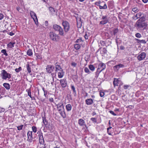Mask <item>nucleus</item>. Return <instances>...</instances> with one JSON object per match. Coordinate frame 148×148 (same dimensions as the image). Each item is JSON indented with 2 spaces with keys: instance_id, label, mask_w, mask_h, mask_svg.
Instances as JSON below:
<instances>
[{
  "instance_id": "f257e3e1",
  "label": "nucleus",
  "mask_w": 148,
  "mask_h": 148,
  "mask_svg": "<svg viewBox=\"0 0 148 148\" xmlns=\"http://www.w3.org/2000/svg\"><path fill=\"white\" fill-rule=\"evenodd\" d=\"M145 18L142 17L138 20L134 25L136 29L138 30H143L146 29L147 24L145 22Z\"/></svg>"
},
{
  "instance_id": "ddd939ff",
  "label": "nucleus",
  "mask_w": 148,
  "mask_h": 148,
  "mask_svg": "<svg viewBox=\"0 0 148 148\" xmlns=\"http://www.w3.org/2000/svg\"><path fill=\"white\" fill-rule=\"evenodd\" d=\"M60 84L63 88L65 87L67 84L66 80L65 79H60Z\"/></svg>"
},
{
  "instance_id": "6e6552de",
  "label": "nucleus",
  "mask_w": 148,
  "mask_h": 148,
  "mask_svg": "<svg viewBox=\"0 0 148 148\" xmlns=\"http://www.w3.org/2000/svg\"><path fill=\"white\" fill-rule=\"evenodd\" d=\"M8 73L4 70H2L1 71V73L0 75L1 77L3 79H6L8 77Z\"/></svg>"
},
{
  "instance_id": "3c124183",
  "label": "nucleus",
  "mask_w": 148,
  "mask_h": 148,
  "mask_svg": "<svg viewBox=\"0 0 148 148\" xmlns=\"http://www.w3.org/2000/svg\"><path fill=\"white\" fill-rule=\"evenodd\" d=\"M104 93L103 92H100V96L102 97L104 96Z\"/></svg>"
},
{
  "instance_id": "5fc2aeb1",
  "label": "nucleus",
  "mask_w": 148,
  "mask_h": 148,
  "mask_svg": "<svg viewBox=\"0 0 148 148\" xmlns=\"http://www.w3.org/2000/svg\"><path fill=\"white\" fill-rule=\"evenodd\" d=\"M71 65L74 67H75L77 65V64L75 62H72Z\"/></svg>"
},
{
  "instance_id": "4d7b16f0",
  "label": "nucleus",
  "mask_w": 148,
  "mask_h": 148,
  "mask_svg": "<svg viewBox=\"0 0 148 148\" xmlns=\"http://www.w3.org/2000/svg\"><path fill=\"white\" fill-rule=\"evenodd\" d=\"M3 15L1 13H0V20L2 19L3 18Z\"/></svg>"
},
{
  "instance_id": "dca6fc26",
  "label": "nucleus",
  "mask_w": 148,
  "mask_h": 148,
  "mask_svg": "<svg viewBox=\"0 0 148 148\" xmlns=\"http://www.w3.org/2000/svg\"><path fill=\"white\" fill-rule=\"evenodd\" d=\"M124 66V65L122 64H119L118 65L115 66L114 67V69L115 71H117L120 68H122Z\"/></svg>"
},
{
  "instance_id": "1a4fd4ad",
  "label": "nucleus",
  "mask_w": 148,
  "mask_h": 148,
  "mask_svg": "<svg viewBox=\"0 0 148 148\" xmlns=\"http://www.w3.org/2000/svg\"><path fill=\"white\" fill-rule=\"evenodd\" d=\"M146 54L144 52H142L139 54L137 57L139 61L144 60L146 57Z\"/></svg>"
},
{
  "instance_id": "a19ab883",
  "label": "nucleus",
  "mask_w": 148,
  "mask_h": 148,
  "mask_svg": "<svg viewBox=\"0 0 148 148\" xmlns=\"http://www.w3.org/2000/svg\"><path fill=\"white\" fill-rule=\"evenodd\" d=\"M119 29L118 28L115 29L113 30V34L115 35L118 32Z\"/></svg>"
},
{
  "instance_id": "6e6d98bb",
  "label": "nucleus",
  "mask_w": 148,
  "mask_h": 148,
  "mask_svg": "<svg viewBox=\"0 0 148 148\" xmlns=\"http://www.w3.org/2000/svg\"><path fill=\"white\" fill-rule=\"evenodd\" d=\"M84 38L86 40L88 39V36L87 33H85L84 35Z\"/></svg>"
},
{
  "instance_id": "f3484780",
  "label": "nucleus",
  "mask_w": 148,
  "mask_h": 148,
  "mask_svg": "<svg viewBox=\"0 0 148 148\" xmlns=\"http://www.w3.org/2000/svg\"><path fill=\"white\" fill-rule=\"evenodd\" d=\"M64 72L63 70H61L58 72V76L59 78H62L64 75Z\"/></svg>"
},
{
  "instance_id": "4be33fe9",
  "label": "nucleus",
  "mask_w": 148,
  "mask_h": 148,
  "mask_svg": "<svg viewBox=\"0 0 148 148\" xmlns=\"http://www.w3.org/2000/svg\"><path fill=\"white\" fill-rule=\"evenodd\" d=\"M3 85L7 90H9L10 88V85L8 83H4L3 84Z\"/></svg>"
},
{
  "instance_id": "8fccbe9b",
  "label": "nucleus",
  "mask_w": 148,
  "mask_h": 148,
  "mask_svg": "<svg viewBox=\"0 0 148 148\" xmlns=\"http://www.w3.org/2000/svg\"><path fill=\"white\" fill-rule=\"evenodd\" d=\"M101 3V1H99L96 2L95 3V4L97 6H99V5H99Z\"/></svg>"
},
{
  "instance_id": "f704fd0d",
  "label": "nucleus",
  "mask_w": 148,
  "mask_h": 148,
  "mask_svg": "<svg viewBox=\"0 0 148 148\" xmlns=\"http://www.w3.org/2000/svg\"><path fill=\"white\" fill-rule=\"evenodd\" d=\"M99 8L100 9H106L107 8V6L106 4H104L103 6L99 5Z\"/></svg>"
},
{
  "instance_id": "de8ad7c7",
  "label": "nucleus",
  "mask_w": 148,
  "mask_h": 148,
  "mask_svg": "<svg viewBox=\"0 0 148 148\" xmlns=\"http://www.w3.org/2000/svg\"><path fill=\"white\" fill-rule=\"evenodd\" d=\"M84 71L86 73H89L90 72L89 69L87 67L85 68Z\"/></svg>"
},
{
  "instance_id": "58836bf2",
  "label": "nucleus",
  "mask_w": 148,
  "mask_h": 148,
  "mask_svg": "<svg viewBox=\"0 0 148 148\" xmlns=\"http://www.w3.org/2000/svg\"><path fill=\"white\" fill-rule=\"evenodd\" d=\"M32 129L33 132L34 133H36L37 132V128L35 126H33L32 127Z\"/></svg>"
},
{
  "instance_id": "412c9836",
  "label": "nucleus",
  "mask_w": 148,
  "mask_h": 148,
  "mask_svg": "<svg viewBox=\"0 0 148 148\" xmlns=\"http://www.w3.org/2000/svg\"><path fill=\"white\" fill-rule=\"evenodd\" d=\"M15 42H10L8 45L7 46L9 48H11L14 47V45L15 44Z\"/></svg>"
},
{
  "instance_id": "2eb2a0df",
  "label": "nucleus",
  "mask_w": 148,
  "mask_h": 148,
  "mask_svg": "<svg viewBox=\"0 0 148 148\" xmlns=\"http://www.w3.org/2000/svg\"><path fill=\"white\" fill-rule=\"evenodd\" d=\"M55 66L56 69L55 71L56 72H58V71H60L61 70H63L60 66L58 64V62H56L55 64Z\"/></svg>"
},
{
  "instance_id": "e433bc0d",
  "label": "nucleus",
  "mask_w": 148,
  "mask_h": 148,
  "mask_svg": "<svg viewBox=\"0 0 148 148\" xmlns=\"http://www.w3.org/2000/svg\"><path fill=\"white\" fill-rule=\"evenodd\" d=\"M26 91L27 92L28 95L30 97H31V90L30 89H27Z\"/></svg>"
},
{
  "instance_id": "9b49d317",
  "label": "nucleus",
  "mask_w": 148,
  "mask_h": 148,
  "mask_svg": "<svg viewBox=\"0 0 148 148\" xmlns=\"http://www.w3.org/2000/svg\"><path fill=\"white\" fill-rule=\"evenodd\" d=\"M56 106H57V109L58 111H61L62 110H64L63 104L62 102L58 103L56 105Z\"/></svg>"
},
{
  "instance_id": "473e14b6",
  "label": "nucleus",
  "mask_w": 148,
  "mask_h": 148,
  "mask_svg": "<svg viewBox=\"0 0 148 148\" xmlns=\"http://www.w3.org/2000/svg\"><path fill=\"white\" fill-rule=\"evenodd\" d=\"M5 92V90L4 88H2L1 89V93L2 95H3Z\"/></svg>"
},
{
  "instance_id": "bf43d9fd",
  "label": "nucleus",
  "mask_w": 148,
  "mask_h": 148,
  "mask_svg": "<svg viewBox=\"0 0 148 148\" xmlns=\"http://www.w3.org/2000/svg\"><path fill=\"white\" fill-rule=\"evenodd\" d=\"M82 40V38H80L79 39H77L75 41V42H79L81 41Z\"/></svg>"
},
{
  "instance_id": "4468645a",
  "label": "nucleus",
  "mask_w": 148,
  "mask_h": 148,
  "mask_svg": "<svg viewBox=\"0 0 148 148\" xmlns=\"http://www.w3.org/2000/svg\"><path fill=\"white\" fill-rule=\"evenodd\" d=\"M78 123L79 125L80 126H84L87 128V127L84 121L82 119H79L78 120Z\"/></svg>"
},
{
  "instance_id": "aec40b11",
  "label": "nucleus",
  "mask_w": 148,
  "mask_h": 148,
  "mask_svg": "<svg viewBox=\"0 0 148 148\" xmlns=\"http://www.w3.org/2000/svg\"><path fill=\"white\" fill-rule=\"evenodd\" d=\"M59 112L61 116L63 118H65L66 117V115L65 112H64V110H61V111H59Z\"/></svg>"
},
{
  "instance_id": "393cba45",
  "label": "nucleus",
  "mask_w": 148,
  "mask_h": 148,
  "mask_svg": "<svg viewBox=\"0 0 148 148\" xmlns=\"http://www.w3.org/2000/svg\"><path fill=\"white\" fill-rule=\"evenodd\" d=\"M77 26L78 28H80L82 26V22L81 19H80L79 21L77 22Z\"/></svg>"
},
{
  "instance_id": "2f4dec72",
  "label": "nucleus",
  "mask_w": 148,
  "mask_h": 148,
  "mask_svg": "<svg viewBox=\"0 0 148 148\" xmlns=\"http://www.w3.org/2000/svg\"><path fill=\"white\" fill-rule=\"evenodd\" d=\"M108 22V19L103 20L100 22V24H104Z\"/></svg>"
},
{
  "instance_id": "13d9d810",
  "label": "nucleus",
  "mask_w": 148,
  "mask_h": 148,
  "mask_svg": "<svg viewBox=\"0 0 148 148\" xmlns=\"http://www.w3.org/2000/svg\"><path fill=\"white\" fill-rule=\"evenodd\" d=\"M5 111V109L3 108H0V113L3 112Z\"/></svg>"
},
{
  "instance_id": "603ef678",
  "label": "nucleus",
  "mask_w": 148,
  "mask_h": 148,
  "mask_svg": "<svg viewBox=\"0 0 148 148\" xmlns=\"http://www.w3.org/2000/svg\"><path fill=\"white\" fill-rule=\"evenodd\" d=\"M111 128V127L110 126L108 128H107V132H108V134L110 135H111V133L110 132H109V129H110Z\"/></svg>"
},
{
  "instance_id": "0eeeda50",
  "label": "nucleus",
  "mask_w": 148,
  "mask_h": 148,
  "mask_svg": "<svg viewBox=\"0 0 148 148\" xmlns=\"http://www.w3.org/2000/svg\"><path fill=\"white\" fill-rule=\"evenodd\" d=\"M30 15L31 17L33 18L36 24L38 23V21L36 14L33 11H31Z\"/></svg>"
},
{
  "instance_id": "7ed1b4c3",
  "label": "nucleus",
  "mask_w": 148,
  "mask_h": 148,
  "mask_svg": "<svg viewBox=\"0 0 148 148\" xmlns=\"http://www.w3.org/2000/svg\"><path fill=\"white\" fill-rule=\"evenodd\" d=\"M59 35L56 34L55 32H51L49 33V36L50 38L53 41L58 42L60 39Z\"/></svg>"
},
{
  "instance_id": "e2e57ef3",
  "label": "nucleus",
  "mask_w": 148,
  "mask_h": 148,
  "mask_svg": "<svg viewBox=\"0 0 148 148\" xmlns=\"http://www.w3.org/2000/svg\"><path fill=\"white\" fill-rule=\"evenodd\" d=\"M118 114V113H115L113 111H112V114L114 116L117 115Z\"/></svg>"
},
{
  "instance_id": "c03bdc74",
  "label": "nucleus",
  "mask_w": 148,
  "mask_h": 148,
  "mask_svg": "<svg viewBox=\"0 0 148 148\" xmlns=\"http://www.w3.org/2000/svg\"><path fill=\"white\" fill-rule=\"evenodd\" d=\"M39 143L40 144H43L44 143V138L39 140Z\"/></svg>"
},
{
  "instance_id": "79ce46f5",
  "label": "nucleus",
  "mask_w": 148,
  "mask_h": 148,
  "mask_svg": "<svg viewBox=\"0 0 148 148\" xmlns=\"http://www.w3.org/2000/svg\"><path fill=\"white\" fill-rule=\"evenodd\" d=\"M23 126V125H21L20 126H18L17 127L18 130H22V129Z\"/></svg>"
},
{
  "instance_id": "6ab92c4d",
  "label": "nucleus",
  "mask_w": 148,
  "mask_h": 148,
  "mask_svg": "<svg viewBox=\"0 0 148 148\" xmlns=\"http://www.w3.org/2000/svg\"><path fill=\"white\" fill-rule=\"evenodd\" d=\"M119 81L117 79L114 78L113 82V84L114 87L116 86H118V84L119 82Z\"/></svg>"
},
{
  "instance_id": "338daca9",
  "label": "nucleus",
  "mask_w": 148,
  "mask_h": 148,
  "mask_svg": "<svg viewBox=\"0 0 148 148\" xmlns=\"http://www.w3.org/2000/svg\"><path fill=\"white\" fill-rule=\"evenodd\" d=\"M11 74L8 73V78L9 79L11 77Z\"/></svg>"
},
{
  "instance_id": "680f3d73",
  "label": "nucleus",
  "mask_w": 148,
  "mask_h": 148,
  "mask_svg": "<svg viewBox=\"0 0 148 148\" xmlns=\"http://www.w3.org/2000/svg\"><path fill=\"white\" fill-rule=\"evenodd\" d=\"M102 18L103 20L107 19V17L106 16H103Z\"/></svg>"
},
{
  "instance_id": "b1692460",
  "label": "nucleus",
  "mask_w": 148,
  "mask_h": 148,
  "mask_svg": "<svg viewBox=\"0 0 148 148\" xmlns=\"http://www.w3.org/2000/svg\"><path fill=\"white\" fill-rule=\"evenodd\" d=\"M49 10L52 15L55 12V10L52 7H49Z\"/></svg>"
},
{
  "instance_id": "7c9ffc66",
  "label": "nucleus",
  "mask_w": 148,
  "mask_h": 148,
  "mask_svg": "<svg viewBox=\"0 0 148 148\" xmlns=\"http://www.w3.org/2000/svg\"><path fill=\"white\" fill-rule=\"evenodd\" d=\"M1 52L3 54L6 56H8V54L7 53V51L6 49H3L1 50Z\"/></svg>"
},
{
  "instance_id": "39448f33",
  "label": "nucleus",
  "mask_w": 148,
  "mask_h": 148,
  "mask_svg": "<svg viewBox=\"0 0 148 148\" xmlns=\"http://www.w3.org/2000/svg\"><path fill=\"white\" fill-rule=\"evenodd\" d=\"M62 25L64 30V32L66 34V33L68 32L70 29V25L69 23L66 21H63L62 22Z\"/></svg>"
},
{
  "instance_id": "37998d69",
  "label": "nucleus",
  "mask_w": 148,
  "mask_h": 148,
  "mask_svg": "<svg viewBox=\"0 0 148 148\" xmlns=\"http://www.w3.org/2000/svg\"><path fill=\"white\" fill-rule=\"evenodd\" d=\"M90 120L94 123H96L97 122V119L95 118H91Z\"/></svg>"
},
{
  "instance_id": "69168bd1",
  "label": "nucleus",
  "mask_w": 148,
  "mask_h": 148,
  "mask_svg": "<svg viewBox=\"0 0 148 148\" xmlns=\"http://www.w3.org/2000/svg\"><path fill=\"white\" fill-rule=\"evenodd\" d=\"M49 100L50 102H53V99L52 98H49Z\"/></svg>"
},
{
  "instance_id": "72a5a7b5",
  "label": "nucleus",
  "mask_w": 148,
  "mask_h": 148,
  "mask_svg": "<svg viewBox=\"0 0 148 148\" xmlns=\"http://www.w3.org/2000/svg\"><path fill=\"white\" fill-rule=\"evenodd\" d=\"M89 68L90 70L93 71L95 69V67L92 65H90L89 66Z\"/></svg>"
},
{
  "instance_id": "09e8293b",
  "label": "nucleus",
  "mask_w": 148,
  "mask_h": 148,
  "mask_svg": "<svg viewBox=\"0 0 148 148\" xmlns=\"http://www.w3.org/2000/svg\"><path fill=\"white\" fill-rule=\"evenodd\" d=\"M136 41L137 43L141 44V40H140L138 39L135 38L134 39Z\"/></svg>"
},
{
  "instance_id": "c9c22d12",
  "label": "nucleus",
  "mask_w": 148,
  "mask_h": 148,
  "mask_svg": "<svg viewBox=\"0 0 148 148\" xmlns=\"http://www.w3.org/2000/svg\"><path fill=\"white\" fill-rule=\"evenodd\" d=\"M132 11L135 13H136L139 10L137 8L134 7L132 9Z\"/></svg>"
},
{
  "instance_id": "052dcab7",
  "label": "nucleus",
  "mask_w": 148,
  "mask_h": 148,
  "mask_svg": "<svg viewBox=\"0 0 148 148\" xmlns=\"http://www.w3.org/2000/svg\"><path fill=\"white\" fill-rule=\"evenodd\" d=\"M146 43V42L144 40H141V43L145 44Z\"/></svg>"
},
{
  "instance_id": "c85d7f7f",
  "label": "nucleus",
  "mask_w": 148,
  "mask_h": 148,
  "mask_svg": "<svg viewBox=\"0 0 148 148\" xmlns=\"http://www.w3.org/2000/svg\"><path fill=\"white\" fill-rule=\"evenodd\" d=\"M32 50L31 49H29L27 51V54L29 56H31L32 55Z\"/></svg>"
},
{
  "instance_id": "c756f323",
  "label": "nucleus",
  "mask_w": 148,
  "mask_h": 148,
  "mask_svg": "<svg viewBox=\"0 0 148 148\" xmlns=\"http://www.w3.org/2000/svg\"><path fill=\"white\" fill-rule=\"evenodd\" d=\"M81 46L79 44H76L74 45V48L76 50H78L80 48Z\"/></svg>"
},
{
  "instance_id": "0e129e2a",
  "label": "nucleus",
  "mask_w": 148,
  "mask_h": 148,
  "mask_svg": "<svg viewBox=\"0 0 148 148\" xmlns=\"http://www.w3.org/2000/svg\"><path fill=\"white\" fill-rule=\"evenodd\" d=\"M44 95L45 96V97H46V95L47 94V90H45L44 91Z\"/></svg>"
},
{
  "instance_id": "774afa93",
  "label": "nucleus",
  "mask_w": 148,
  "mask_h": 148,
  "mask_svg": "<svg viewBox=\"0 0 148 148\" xmlns=\"http://www.w3.org/2000/svg\"><path fill=\"white\" fill-rule=\"evenodd\" d=\"M16 9L18 11H19V10L21 9V8L19 7H17Z\"/></svg>"
},
{
  "instance_id": "9d476101",
  "label": "nucleus",
  "mask_w": 148,
  "mask_h": 148,
  "mask_svg": "<svg viewBox=\"0 0 148 148\" xmlns=\"http://www.w3.org/2000/svg\"><path fill=\"white\" fill-rule=\"evenodd\" d=\"M142 17H145L144 14L142 13L139 12L136 14V15L133 16V19L136 20L138 18H142Z\"/></svg>"
},
{
  "instance_id": "a18cd8bd",
  "label": "nucleus",
  "mask_w": 148,
  "mask_h": 148,
  "mask_svg": "<svg viewBox=\"0 0 148 148\" xmlns=\"http://www.w3.org/2000/svg\"><path fill=\"white\" fill-rule=\"evenodd\" d=\"M102 51V52L103 53V54H105V53H106V52L107 51L106 49L105 48H103Z\"/></svg>"
},
{
  "instance_id": "864d4df0",
  "label": "nucleus",
  "mask_w": 148,
  "mask_h": 148,
  "mask_svg": "<svg viewBox=\"0 0 148 148\" xmlns=\"http://www.w3.org/2000/svg\"><path fill=\"white\" fill-rule=\"evenodd\" d=\"M129 86H130L128 85H125L124 86V88L125 89H127Z\"/></svg>"
},
{
  "instance_id": "4c0bfd02",
  "label": "nucleus",
  "mask_w": 148,
  "mask_h": 148,
  "mask_svg": "<svg viewBox=\"0 0 148 148\" xmlns=\"http://www.w3.org/2000/svg\"><path fill=\"white\" fill-rule=\"evenodd\" d=\"M135 36L138 38H140L141 37V34L139 33H137L135 34Z\"/></svg>"
},
{
  "instance_id": "cd10ccee",
  "label": "nucleus",
  "mask_w": 148,
  "mask_h": 148,
  "mask_svg": "<svg viewBox=\"0 0 148 148\" xmlns=\"http://www.w3.org/2000/svg\"><path fill=\"white\" fill-rule=\"evenodd\" d=\"M26 68L28 73H30L31 72V68L30 66L28 64L26 65Z\"/></svg>"
},
{
  "instance_id": "20e7f679",
  "label": "nucleus",
  "mask_w": 148,
  "mask_h": 148,
  "mask_svg": "<svg viewBox=\"0 0 148 148\" xmlns=\"http://www.w3.org/2000/svg\"><path fill=\"white\" fill-rule=\"evenodd\" d=\"M106 68V65L105 64L101 63L99 64L97 71L95 73L96 76L98 77L100 73Z\"/></svg>"
},
{
  "instance_id": "49530a36",
  "label": "nucleus",
  "mask_w": 148,
  "mask_h": 148,
  "mask_svg": "<svg viewBox=\"0 0 148 148\" xmlns=\"http://www.w3.org/2000/svg\"><path fill=\"white\" fill-rule=\"evenodd\" d=\"M71 88L72 90H73V92L75 93H76V91L75 90V88L74 86L72 85L71 86Z\"/></svg>"
},
{
  "instance_id": "f03ea898",
  "label": "nucleus",
  "mask_w": 148,
  "mask_h": 148,
  "mask_svg": "<svg viewBox=\"0 0 148 148\" xmlns=\"http://www.w3.org/2000/svg\"><path fill=\"white\" fill-rule=\"evenodd\" d=\"M53 29L58 33V35L61 36H64L65 35V33L64 32L63 29L60 25L54 24L53 26Z\"/></svg>"
},
{
  "instance_id": "5701e85b",
  "label": "nucleus",
  "mask_w": 148,
  "mask_h": 148,
  "mask_svg": "<svg viewBox=\"0 0 148 148\" xmlns=\"http://www.w3.org/2000/svg\"><path fill=\"white\" fill-rule=\"evenodd\" d=\"M66 109L68 111H71L72 109V106L70 104H67L66 106Z\"/></svg>"
},
{
  "instance_id": "a211bd4d",
  "label": "nucleus",
  "mask_w": 148,
  "mask_h": 148,
  "mask_svg": "<svg viewBox=\"0 0 148 148\" xmlns=\"http://www.w3.org/2000/svg\"><path fill=\"white\" fill-rule=\"evenodd\" d=\"M85 102L87 105H90L92 104L93 100L91 99H88L86 100Z\"/></svg>"
},
{
  "instance_id": "423d86ee",
  "label": "nucleus",
  "mask_w": 148,
  "mask_h": 148,
  "mask_svg": "<svg viewBox=\"0 0 148 148\" xmlns=\"http://www.w3.org/2000/svg\"><path fill=\"white\" fill-rule=\"evenodd\" d=\"M55 66L51 65H47L46 68L47 72L49 73H50L53 72Z\"/></svg>"
},
{
  "instance_id": "f8f14e48",
  "label": "nucleus",
  "mask_w": 148,
  "mask_h": 148,
  "mask_svg": "<svg viewBox=\"0 0 148 148\" xmlns=\"http://www.w3.org/2000/svg\"><path fill=\"white\" fill-rule=\"evenodd\" d=\"M32 131H28L27 133V135L28 137V140L30 142H32L33 138L32 136Z\"/></svg>"
},
{
  "instance_id": "bb28decb",
  "label": "nucleus",
  "mask_w": 148,
  "mask_h": 148,
  "mask_svg": "<svg viewBox=\"0 0 148 148\" xmlns=\"http://www.w3.org/2000/svg\"><path fill=\"white\" fill-rule=\"evenodd\" d=\"M37 134H38V137L39 138V140H40L41 139H42L43 138L42 133V132H37Z\"/></svg>"
},
{
  "instance_id": "a878e982",
  "label": "nucleus",
  "mask_w": 148,
  "mask_h": 148,
  "mask_svg": "<svg viewBox=\"0 0 148 148\" xmlns=\"http://www.w3.org/2000/svg\"><path fill=\"white\" fill-rule=\"evenodd\" d=\"M43 122L45 126L46 127H47L48 126V122L45 118H43Z\"/></svg>"
},
{
  "instance_id": "ea45409f",
  "label": "nucleus",
  "mask_w": 148,
  "mask_h": 148,
  "mask_svg": "<svg viewBox=\"0 0 148 148\" xmlns=\"http://www.w3.org/2000/svg\"><path fill=\"white\" fill-rule=\"evenodd\" d=\"M22 70V68L21 67H19L18 68H16L15 69L16 72L17 73H18Z\"/></svg>"
}]
</instances>
